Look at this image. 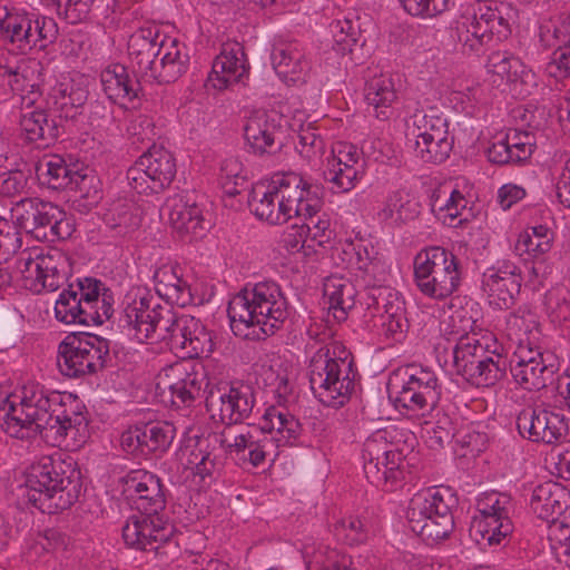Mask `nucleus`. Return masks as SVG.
Returning a JSON list of instances; mask_svg holds the SVG:
<instances>
[{
    "instance_id": "5fc2aeb1",
    "label": "nucleus",
    "mask_w": 570,
    "mask_h": 570,
    "mask_svg": "<svg viewBox=\"0 0 570 570\" xmlns=\"http://www.w3.org/2000/svg\"><path fill=\"white\" fill-rule=\"evenodd\" d=\"M57 14L68 23L77 24L88 19L95 0H48Z\"/></svg>"
},
{
    "instance_id": "a18cd8bd",
    "label": "nucleus",
    "mask_w": 570,
    "mask_h": 570,
    "mask_svg": "<svg viewBox=\"0 0 570 570\" xmlns=\"http://www.w3.org/2000/svg\"><path fill=\"white\" fill-rule=\"evenodd\" d=\"M188 323L193 328L187 330L184 334L186 337L183 347L184 357L196 358L203 355H208L213 351V341L210 333L203 325L200 320L189 315Z\"/></svg>"
},
{
    "instance_id": "f704fd0d",
    "label": "nucleus",
    "mask_w": 570,
    "mask_h": 570,
    "mask_svg": "<svg viewBox=\"0 0 570 570\" xmlns=\"http://www.w3.org/2000/svg\"><path fill=\"white\" fill-rule=\"evenodd\" d=\"M513 530L509 514L498 517L473 518L470 525V537L481 548L498 546Z\"/></svg>"
},
{
    "instance_id": "a211bd4d",
    "label": "nucleus",
    "mask_w": 570,
    "mask_h": 570,
    "mask_svg": "<svg viewBox=\"0 0 570 570\" xmlns=\"http://www.w3.org/2000/svg\"><path fill=\"white\" fill-rule=\"evenodd\" d=\"M255 403L252 386L242 382L213 387L206 396V410L210 417L228 424H240L248 420Z\"/></svg>"
},
{
    "instance_id": "603ef678",
    "label": "nucleus",
    "mask_w": 570,
    "mask_h": 570,
    "mask_svg": "<svg viewBox=\"0 0 570 570\" xmlns=\"http://www.w3.org/2000/svg\"><path fill=\"white\" fill-rule=\"evenodd\" d=\"M104 220L110 228H120L125 233L139 225L138 217L132 214V205L126 200L112 203L105 213Z\"/></svg>"
},
{
    "instance_id": "774afa93",
    "label": "nucleus",
    "mask_w": 570,
    "mask_h": 570,
    "mask_svg": "<svg viewBox=\"0 0 570 570\" xmlns=\"http://www.w3.org/2000/svg\"><path fill=\"white\" fill-rule=\"evenodd\" d=\"M547 73L556 80L570 77V46L556 48L546 68Z\"/></svg>"
},
{
    "instance_id": "680f3d73",
    "label": "nucleus",
    "mask_w": 570,
    "mask_h": 570,
    "mask_svg": "<svg viewBox=\"0 0 570 570\" xmlns=\"http://www.w3.org/2000/svg\"><path fill=\"white\" fill-rule=\"evenodd\" d=\"M509 498L498 492H484L476 499L478 514L473 518L498 517V514H509Z\"/></svg>"
},
{
    "instance_id": "2eb2a0df",
    "label": "nucleus",
    "mask_w": 570,
    "mask_h": 570,
    "mask_svg": "<svg viewBox=\"0 0 570 570\" xmlns=\"http://www.w3.org/2000/svg\"><path fill=\"white\" fill-rule=\"evenodd\" d=\"M176 161L164 147L153 146L127 170V179L138 194H158L170 186L176 176Z\"/></svg>"
},
{
    "instance_id": "20e7f679",
    "label": "nucleus",
    "mask_w": 570,
    "mask_h": 570,
    "mask_svg": "<svg viewBox=\"0 0 570 570\" xmlns=\"http://www.w3.org/2000/svg\"><path fill=\"white\" fill-rule=\"evenodd\" d=\"M243 287L228 303L233 333L250 341L275 334L288 316L287 302L279 287Z\"/></svg>"
},
{
    "instance_id": "ddd939ff",
    "label": "nucleus",
    "mask_w": 570,
    "mask_h": 570,
    "mask_svg": "<svg viewBox=\"0 0 570 570\" xmlns=\"http://www.w3.org/2000/svg\"><path fill=\"white\" fill-rule=\"evenodd\" d=\"M109 342L94 334L69 335L58 347V367L73 379L95 374L106 366Z\"/></svg>"
},
{
    "instance_id": "6e6d98bb",
    "label": "nucleus",
    "mask_w": 570,
    "mask_h": 570,
    "mask_svg": "<svg viewBox=\"0 0 570 570\" xmlns=\"http://www.w3.org/2000/svg\"><path fill=\"white\" fill-rule=\"evenodd\" d=\"M225 426L217 434L216 441L227 453H240L246 450L253 433L246 429H237V424L224 423Z\"/></svg>"
},
{
    "instance_id": "f8f14e48",
    "label": "nucleus",
    "mask_w": 570,
    "mask_h": 570,
    "mask_svg": "<svg viewBox=\"0 0 570 570\" xmlns=\"http://www.w3.org/2000/svg\"><path fill=\"white\" fill-rule=\"evenodd\" d=\"M46 391L37 387L26 390L22 397L6 395L0 399V428L10 436L24 440L41 434L45 438Z\"/></svg>"
},
{
    "instance_id": "2f4dec72",
    "label": "nucleus",
    "mask_w": 570,
    "mask_h": 570,
    "mask_svg": "<svg viewBox=\"0 0 570 570\" xmlns=\"http://www.w3.org/2000/svg\"><path fill=\"white\" fill-rule=\"evenodd\" d=\"M100 81L104 92L112 102L125 99L132 101L138 98L141 85L145 83L138 77L132 79L128 69L120 63H114L102 70Z\"/></svg>"
},
{
    "instance_id": "cd10ccee",
    "label": "nucleus",
    "mask_w": 570,
    "mask_h": 570,
    "mask_svg": "<svg viewBox=\"0 0 570 570\" xmlns=\"http://www.w3.org/2000/svg\"><path fill=\"white\" fill-rule=\"evenodd\" d=\"M271 60L278 77L286 83L304 82L311 63L304 47L297 40H277Z\"/></svg>"
},
{
    "instance_id": "39448f33",
    "label": "nucleus",
    "mask_w": 570,
    "mask_h": 570,
    "mask_svg": "<svg viewBox=\"0 0 570 570\" xmlns=\"http://www.w3.org/2000/svg\"><path fill=\"white\" fill-rule=\"evenodd\" d=\"M150 291L135 298L125 307L128 332L140 343H165L170 350L179 351L186 342L184 336L191 330L189 315H177L171 308L161 306Z\"/></svg>"
},
{
    "instance_id": "052dcab7",
    "label": "nucleus",
    "mask_w": 570,
    "mask_h": 570,
    "mask_svg": "<svg viewBox=\"0 0 570 570\" xmlns=\"http://www.w3.org/2000/svg\"><path fill=\"white\" fill-rule=\"evenodd\" d=\"M320 212L311 213V215H301L297 218H303L304 223L302 229L306 228L308 236L318 246H325L330 243L333 232L331 229L330 219L323 215H318Z\"/></svg>"
},
{
    "instance_id": "7ed1b4c3",
    "label": "nucleus",
    "mask_w": 570,
    "mask_h": 570,
    "mask_svg": "<svg viewBox=\"0 0 570 570\" xmlns=\"http://www.w3.org/2000/svg\"><path fill=\"white\" fill-rule=\"evenodd\" d=\"M81 489V472L71 459L42 456L29 469L24 497L42 513L56 514L69 509Z\"/></svg>"
},
{
    "instance_id": "5701e85b",
    "label": "nucleus",
    "mask_w": 570,
    "mask_h": 570,
    "mask_svg": "<svg viewBox=\"0 0 570 570\" xmlns=\"http://www.w3.org/2000/svg\"><path fill=\"white\" fill-rule=\"evenodd\" d=\"M459 261L440 246L419 252L414 258V276L417 285H458Z\"/></svg>"
},
{
    "instance_id": "49530a36",
    "label": "nucleus",
    "mask_w": 570,
    "mask_h": 570,
    "mask_svg": "<svg viewBox=\"0 0 570 570\" xmlns=\"http://www.w3.org/2000/svg\"><path fill=\"white\" fill-rule=\"evenodd\" d=\"M419 213V204L407 193L397 190L389 196L386 205L380 215L384 219L405 223L414 219Z\"/></svg>"
},
{
    "instance_id": "58836bf2",
    "label": "nucleus",
    "mask_w": 570,
    "mask_h": 570,
    "mask_svg": "<svg viewBox=\"0 0 570 570\" xmlns=\"http://www.w3.org/2000/svg\"><path fill=\"white\" fill-rule=\"evenodd\" d=\"M403 454H392L391 461H364L366 479L376 488H392L403 478Z\"/></svg>"
},
{
    "instance_id": "7c9ffc66",
    "label": "nucleus",
    "mask_w": 570,
    "mask_h": 570,
    "mask_svg": "<svg viewBox=\"0 0 570 570\" xmlns=\"http://www.w3.org/2000/svg\"><path fill=\"white\" fill-rule=\"evenodd\" d=\"M248 206L252 213L272 225L287 223L292 216L287 213L286 205L281 204L279 194L271 181H259L254 185Z\"/></svg>"
},
{
    "instance_id": "6e6552de",
    "label": "nucleus",
    "mask_w": 570,
    "mask_h": 570,
    "mask_svg": "<svg viewBox=\"0 0 570 570\" xmlns=\"http://www.w3.org/2000/svg\"><path fill=\"white\" fill-rule=\"evenodd\" d=\"M276 392L279 399L277 404L265 410L263 415L264 425L259 435L253 434L246 445L248 461L255 468L265 463L274 444L277 448L298 445L303 434V426L298 419L289 413L282 403L286 401L288 392V380L286 377L279 379Z\"/></svg>"
},
{
    "instance_id": "393cba45",
    "label": "nucleus",
    "mask_w": 570,
    "mask_h": 570,
    "mask_svg": "<svg viewBox=\"0 0 570 570\" xmlns=\"http://www.w3.org/2000/svg\"><path fill=\"white\" fill-rule=\"evenodd\" d=\"M569 492L563 485L557 482L548 481L538 485L532 493L530 505L534 514L540 519L550 522L548 537L551 543V548L556 552L558 559L564 562V556L560 553V549L557 548L551 539V528L557 522L563 523L570 527V523L560 519L563 512L569 507Z\"/></svg>"
},
{
    "instance_id": "4d7b16f0",
    "label": "nucleus",
    "mask_w": 570,
    "mask_h": 570,
    "mask_svg": "<svg viewBox=\"0 0 570 570\" xmlns=\"http://www.w3.org/2000/svg\"><path fill=\"white\" fill-rule=\"evenodd\" d=\"M78 309H80L78 292L72 291V287L65 289L55 305L56 318L65 324H80Z\"/></svg>"
},
{
    "instance_id": "864d4df0",
    "label": "nucleus",
    "mask_w": 570,
    "mask_h": 570,
    "mask_svg": "<svg viewBox=\"0 0 570 570\" xmlns=\"http://www.w3.org/2000/svg\"><path fill=\"white\" fill-rule=\"evenodd\" d=\"M338 163H327L324 178L332 184V189L336 193H346L355 187L360 178L361 170L355 167H346L343 169Z\"/></svg>"
},
{
    "instance_id": "f3484780",
    "label": "nucleus",
    "mask_w": 570,
    "mask_h": 570,
    "mask_svg": "<svg viewBox=\"0 0 570 570\" xmlns=\"http://www.w3.org/2000/svg\"><path fill=\"white\" fill-rule=\"evenodd\" d=\"M469 23L465 32L479 45H488L492 40L501 42L510 37L512 28L519 19V10L510 2L501 1L494 7L478 4L469 8Z\"/></svg>"
},
{
    "instance_id": "c9c22d12",
    "label": "nucleus",
    "mask_w": 570,
    "mask_h": 570,
    "mask_svg": "<svg viewBox=\"0 0 570 570\" xmlns=\"http://www.w3.org/2000/svg\"><path fill=\"white\" fill-rule=\"evenodd\" d=\"M553 242V232L547 225H534L524 228L517 238L515 254L524 259H534L547 254Z\"/></svg>"
},
{
    "instance_id": "4468645a",
    "label": "nucleus",
    "mask_w": 570,
    "mask_h": 570,
    "mask_svg": "<svg viewBox=\"0 0 570 570\" xmlns=\"http://www.w3.org/2000/svg\"><path fill=\"white\" fill-rule=\"evenodd\" d=\"M489 82L515 99L533 95L538 88V76L523 60L510 51H494L485 65Z\"/></svg>"
},
{
    "instance_id": "8fccbe9b",
    "label": "nucleus",
    "mask_w": 570,
    "mask_h": 570,
    "mask_svg": "<svg viewBox=\"0 0 570 570\" xmlns=\"http://www.w3.org/2000/svg\"><path fill=\"white\" fill-rule=\"evenodd\" d=\"M77 196L73 200L78 207L90 209L101 199V191L98 188V180L92 175L76 173L72 185L69 187Z\"/></svg>"
},
{
    "instance_id": "0e129e2a",
    "label": "nucleus",
    "mask_w": 570,
    "mask_h": 570,
    "mask_svg": "<svg viewBox=\"0 0 570 570\" xmlns=\"http://www.w3.org/2000/svg\"><path fill=\"white\" fill-rule=\"evenodd\" d=\"M335 50L345 53L352 52V47L356 43V29L351 20H336L331 24Z\"/></svg>"
},
{
    "instance_id": "72a5a7b5",
    "label": "nucleus",
    "mask_w": 570,
    "mask_h": 570,
    "mask_svg": "<svg viewBox=\"0 0 570 570\" xmlns=\"http://www.w3.org/2000/svg\"><path fill=\"white\" fill-rule=\"evenodd\" d=\"M465 355L471 354L478 358L465 364V373L469 372L468 384L482 387L494 384L498 376V366L492 357L485 355V345L480 340L465 336Z\"/></svg>"
},
{
    "instance_id": "c03bdc74",
    "label": "nucleus",
    "mask_w": 570,
    "mask_h": 570,
    "mask_svg": "<svg viewBox=\"0 0 570 570\" xmlns=\"http://www.w3.org/2000/svg\"><path fill=\"white\" fill-rule=\"evenodd\" d=\"M442 132L435 136L426 135L416 137L415 154L424 163L441 164L445 161L453 148V139L451 137H441Z\"/></svg>"
},
{
    "instance_id": "13d9d810",
    "label": "nucleus",
    "mask_w": 570,
    "mask_h": 570,
    "mask_svg": "<svg viewBox=\"0 0 570 570\" xmlns=\"http://www.w3.org/2000/svg\"><path fill=\"white\" fill-rule=\"evenodd\" d=\"M85 289L86 287H79ZM90 291L79 296L80 309V325H100L102 324V316L100 313V292L99 287H88Z\"/></svg>"
},
{
    "instance_id": "9b49d317",
    "label": "nucleus",
    "mask_w": 570,
    "mask_h": 570,
    "mask_svg": "<svg viewBox=\"0 0 570 570\" xmlns=\"http://www.w3.org/2000/svg\"><path fill=\"white\" fill-rule=\"evenodd\" d=\"M387 391L394 396L396 406L413 412L432 411L440 399L434 372L414 364L394 370L389 377Z\"/></svg>"
},
{
    "instance_id": "a878e982",
    "label": "nucleus",
    "mask_w": 570,
    "mask_h": 570,
    "mask_svg": "<svg viewBox=\"0 0 570 570\" xmlns=\"http://www.w3.org/2000/svg\"><path fill=\"white\" fill-rule=\"evenodd\" d=\"M279 120L277 114L263 110H257L247 118L244 137L253 153L274 154L281 149L283 141Z\"/></svg>"
},
{
    "instance_id": "de8ad7c7",
    "label": "nucleus",
    "mask_w": 570,
    "mask_h": 570,
    "mask_svg": "<svg viewBox=\"0 0 570 570\" xmlns=\"http://www.w3.org/2000/svg\"><path fill=\"white\" fill-rule=\"evenodd\" d=\"M548 363L530 362V364L511 365V374L514 381L524 390H540L546 386L547 380L552 374Z\"/></svg>"
},
{
    "instance_id": "e2e57ef3",
    "label": "nucleus",
    "mask_w": 570,
    "mask_h": 570,
    "mask_svg": "<svg viewBox=\"0 0 570 570\" xmlns=\"http://www.w3.org/2000/svg\"><path fill=\"white\" fill-rule=\"evenodd\" d=\"M400 2L410 16L425 19L446 11L450 0H400Z\"/></svg>"
},
{
    "instance_id": "dca6fc26",
    "label": "nucleus",
    "mask_w": 570,
    "mask_h": 570,
    "mask_svg": "<svg viewBox=\"0 0 570 570\" xmlns=\"http://www.w3.org/2000/svg\"><path fill=\"white\" fill-rule=\"evenodd\" d=\"M473 146L487 154L494 164L527 161L535 148L534 136L528 131L508 129L495 131L490 128L476 132Z\"/></svg>"
},
{
    "instance_id": "3c124183",
    "label": "nucleus",
    "mask_w": 570,
    "mask_h": 570,
    "mask_svg": "<svg viewBox=\"0 0 570 570\" xmlns=\"http://www.w3.org/2000/svg\"><path fill=\"white\" fill-rule=\"evenodd\" d=\"M386 434V431L379 430L365 440L362 450L363 461H391L392 454H402L387 441Z\"/></svg>"
},
{
    "instance_id": "1a4fd4ad",
    "label": "nucleus",
    "mask_w": 570,
    "mask_h": 570,
    "mask_svg": "<svg viewBox=\"0 0 570 570\" xmlns=\"http://www.w3.org/2000/svg\"><path fill=\"white\" fill-rule=\"evenodd\" d=\"M0 37L20 53L45 49L58 37L53 18L22 8L0 6Z\"/></svg>"
},
{
    "instance_id": "bf43d9fd",
    "label": "nucleus",
    "mask_w": 570,
    "mask_h": 570,
    "mask_svg": "<svg viewBox=\"0 0 570 570\" xmlns=\"http://www.w3.org/2000/svg\"><path fill=\"white\" fill-rule=\"evenodd\" d=\"M503 282L505 285H521V276L514 263L502 259L483 273V285H494Z\"/></svg>"
},
{
    "instance_id": "f03ea898",
    "label": "nucleus",
    "mask_w": 570,
    "mask_h": 570,
    "mask_svg": "<svg viewBox=\"0 0 570 570\" xmlns=\"http://www.w3.org/2000/svg\"><path fill=\"white\" fill-rule=\"evenodd\" d=\"M128 55L134 76L145 83L175 82L189 66L187 46L156 27L136 30L128 40Z\"/></svg>"
},
{
    "instance_id": "473e14b6",
    "label": "nucleus",
    "mask_w": 570,
    "mask_h": 570,
    "mask_svg": "<svg viewBox=\"0 0 570 570\" xmlns=\"http://www.w3.org/2000/svg\"><path fill=\"white\" fill-rule=\"evenodd\" d=\"M20 127L26 139L38 148L49 147L59 136L55 118L41 109L24 112L20 119Z\"/></svg>"
},
{
    "instance_id": "4c0bfd02",
    "label": "nucleus",
    "mask_w": 570,
    "mask_h": 570,
    "mask_svg": "<svg viewBox=\"0 0 570 570\" xmlns=\"http://www.w3.org/2000/svg\"><path fill=\"white\" fill-rule=\"evenodd\" d=\"M365 100L368 107H372L375 116L386 119L396 100V90L394 82L389 76H379L367 81L365 86Z\"/></svg>"
},
{
    "instance_id": "aec40b11",
    "label": "nucleus",
    "mask_w": 570,
    "mask_h": 570,
    "mask_svg": "<svg viewBox=\"0 0 570 570\" xmlns=\"http://www.w3.org/2000/svg\"><path fill=\"white\" fill-rule=\"evenodd\" d=\"M279 194L281 204L286 205L287 213L293 217L311 215L320 212L322 188L295 173L275 174L269 180Z\"/></svg>"
},
{
    "instance_id": "4be33fe9",
    "label": "nucleus",
    "mask_w": 570,
    "mask_h": 570,
    "mask_svg": "<svg viewBox=\"0 0 570 570\" xmlns=\"http://www.w3.org/2000/svg\"><path fill=\"white\" fill-rule=\"evenodd\" d=\"M373 247L363 238L340 240L331 248V259L342 272L332 273L326 281H345L348 284L367 282L372 265Z\"/></svg>"
},
{
    "instance_id": "412c9836",
    "label": "nucleus",
    "mask_w": 570,
    "mask_h": 570,
    "mask_svg": "<svg viewBox=\"0 0 570 570\" xmlns=\"http://www.w3.org/2000/svg\"><path fill=\"white\" fill-rule=\"evenodd\" d=\"M203 377L184 362L163 368L156 377V393L176 407L190 405L198 396Z\"/></svg>"
},
{
    "instance_id": "b1692460",
    "label": "nucleus",
    "mask_w": 570,
    "mask_h": 570,
    "mask_svg": "<svg viewBox=\"0 0 570 570\" xmlns=\"http://www.w3.org/2000/svg\"><path fill=\"white\" fill-rule=\"evenodd\" d=\"M520 434L533 442L556 444L568 433V423L563 414L548 410H523L517 419Z\"/></svg>"
},
{
    "instance_id": "a19ab883",
    "label": "nucleus",
    "mask_w": 570,
    "mask_h": 570,
    "mask_svg": "<svg viewBox=\"0 0 570 570\" xmlns=\"http://www.w3.org/2000/svg\"><path fill=\"white\" fill-rule=\"evenodd\" d=\"M37 173L49 188L69 189L77 171L71 170L61 156L51 155L39 161Z\"/></svg>"
},
{
    "instance_id": "c85d7f7f",
    "label": "nucleus",
    "mask_w": 570,
    "mask_h": 570,
    "mask_svg": "<svg viewBox=\"0 0 570 570\" xmlns=\"http://www.w3.org/2000/svg\"><path fill=\"white\" fill-rule=\"evenodd\" d=\"M169 223L183 242L190 243L204 236L206 223L202 208L188 196H175L167 203Z\"/></svg>"
},
{
    "instance_id": "423d86ee",
    "label": "nucleus",
    "mask_w": 570,
    "mask_h": 570,
    "mask_svg": "<svg viewBox=\"0 0 570 570\" xmlns=\"http://www.w3.org/2000/svg\"><path fill=\"white\" fill-rule=\"evenodd\" d=\"M352 360H347L345 347L334 342L320 347L309 362V383L315 396L326 406L340 407L354 390L350 377Z\"/></svg>"
},
{
    "instance_id": "0eeeda50",
    "label": "nucleus",
    "mask_w": 570,
    "mask_h": 570,
    "mask_svg": "<svg viewBox=\"0 0 570 570\" xmlns=\"http://www.w3.org/2000/svg\"><path fill=\"white\" fill-rule=\"evenodd\" d=\"M456 502L449 487H434L416 493L406 512L409 527L429 544L446 539L454 529L452 508Z\"/></svg>"
},
{
    "instance_id": "f257e3e1",
    "label": "nucleus",
    "mask_w": 570,
    "mask_h": 570,
    "mask_svg": "<svg viewBox=\"0 0 570 570\" xmlns=\"http://www.w3.org/2000/svg\"><path fill=\"white\" fill-rule=\"evenodd\" d=\"M120 483L125 500L141 513L131 517L122 528L126 544L157 552L173 533V528L160 515L166 507V490L160 478L146 470H131Z\"/></svg>"
},
{
    "instance_id": "ea45409f",
    "label": "nucleus",
    "mask_w": 570,
    "mask_h": 570,
    "mask_svg": "<svg viewBox=\"0 0 570 570\" xmlns=\"http://www.w3.org/2000/svg\"><path fill=\"white\" fill-rule=\"evenodd\" d=\"M88 91L71 80L58 82L49 92L48 104L65 117H73L70 111L85 105Z\"/></svg>"
},
{
    "instance_id": "37998d69",
    "label": "nucleus",
    "mask_w": 570,
    "mask_h": 570,
    "mask_svg": "<svg viewBox=\"0 0 570 570\" xmlns=\"http://www.w3.org/2000/svg\"><path fill=\"white\" fill-rule=\"evenodd\" d=\"M538 37L546 48L570 47V14L540 20Z\"/></svg>"
},
{
    "instance_id": "69168bd1",
    "label": "nucleus",
    "mask_w": 570,
    "mask_h": 570,
    "mask_svg": "<svg viewBox=\"0 0 570 570\" xmlns=\"http://www.w3.org/2000/svg\"><path fill=\"white\" fill-rule=\"evenodd\" d=\"M335 535L347 544H356L365 539L362 521L354 517L340 520L334 527Z\"/></svg>"
},
{
    "instance_id": "bb28decb",
    "label": "nucleus",
    "mask_w": 570,
    "mask_h": 570,
    "mask_svg": "<svg viewBox=\"0 0 570 570\" xmlns=\"http://www.w3.org/2000/svg\"><path fill=\"white\" fill-rule=\"evenodd\" d=\"M490 190L487 183H478L468 187L465 184V209L469 206L470 216L478 223V230L470 232L469 240L465 242V252L469 250V257L475 263L481 261L488 249L489 233L482 228V223L487 216V203Z\"/></svg>"
},
{
    "instance_id": "9d476101",
    "label": "nucleus",
    "mask_w": 570,
    "mask_h": 570,
    "mask_svg": "<svg viewBox=\"0 0 570 570\" xmlns=\"http://www.w3.org/2000/svg\"><path fill=\"white\" fill-rule=\"evenodd\" d=\"M14 224L40 242L56 243L75 232L71 217L57 205L39 198H23L11 208Z\"/></svg>"
},
{
    "instance_id": "e433bc0d",
    "label": "nucleus",
    "mask_w": 570,
    "mask_h": 570,
    "mask_svg": "<svg viewBox=\"0 0 570 570\" xmlns=\"http://www.w3.org/2000/svg\"><path fill=\"white\" fill-rule=\"evenodd\" d=\"M17 268L22 276V279L32 282V285H59L58 284V267L51 256L38 255L31 257L22 255L17 261Z\"/></svg>"
},
{
    "instance_id": "09e8293b",
    "label": "nucleus",
    "mask_w": 570,
    "mask_h": 570,
    "mask_svg": "<svg viewBox=\"0 0 570 570\" xmlns=\"http://www.w3.org/2000/svg\"><path fill=\"white\" fill-rule=\"evenodd\" d=\"M144 425L145 453H164L175 439L176 429L168 422H149Z\"/></svg>"
},
{
    "instance_id": "338daca9",
    "label": "nucleus",
    "mask_w": 570,
    "mask_h": 570,
    "mask_svg": "<svg viewBox=\"0 0 570 570\" xmlns=\"http://www.w3.org/2000/svg\"><path fill=\"white\" fill-rule=\"evenodd\" d=\"M188 465H190L194 475H198L202 480L212 476L218 469L216 458L210 452L202 449L190 451L188 455Z\"/></svg>"
},
{
    "instance_id": "79ce46f5",
    "label": "nucleus",
    "mask_w": 570,
    "mask_h": 570,
    "mask_svg": "<svg viewBox=\"0 0 570 570\" xmlns=\"http://www.w3.org/2000/svg\"><path fill=\"white\" fill-rule=\"evenodd\" d=\"M154 289L153 295L156 299L163 298L167 304L178 307L200 306L214 295L212 287H154Z\"/></svg>"
},
{
    "instance_id": "6ab92c4d",
    "label": "nucleus",
    "mask_w": 570,
    "mask_h": 570,
    "mask_svg": "<svg viewBox=\"0 0 570 570\" xmlns=\"http://www.w3.org/2000/svg\"><path fill=\"white\" fill-rule=\"evenodd\" d=\"M48 410L46 411L45 439L60 445L67 436L76 438L81 429L87 428V420L81 411V405L77 399L67 396L68 402L59 392L46 391Z\"/></svg>"
},
{
    "instance_id": "c756f323",
    "label": "nucleus",
    "mask_w": 570,
    "mask_h": 570,
    "mask_svg": "<svg viewBox=\"0 0 570 570\" xmlns=\"http://www.w3.org/2000/svg\"><path fill=\"white\" fill-rule=\"evenodd\" d=\"M243 48L236 43L230 49L224 48L213 63L208 82L218 90L228 89L243 82L248 76V66L244 59Z\"/></svg>"
}]
</instances>
